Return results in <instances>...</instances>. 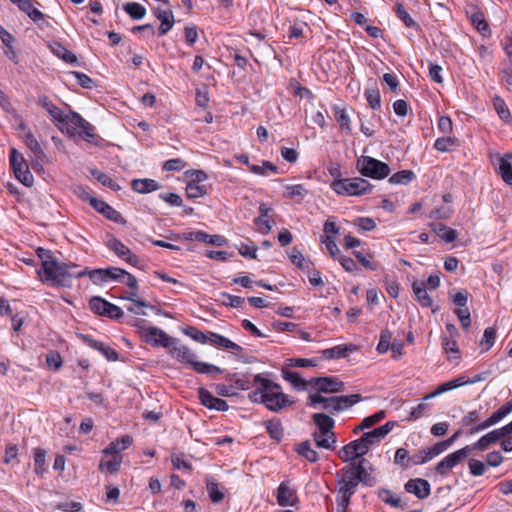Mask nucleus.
I'll return each instance as SVG.
<instances>
[{
  "instance_id": "56",
  "label": "nucleus",
  "mask_w": 512,
  "mask_h": 512,
  "mask_svg": "<svg viewBox=\"0 0 512 512\" xmlns=\"http://www.w3.org/2000/svg\"><path fill=\"white\" fill-rule=\"evenodd\" d=\"M290 260L293 264H295L298 268L301 270H309L311 267V263L306 261L304 256L300 251H298L296 248L292 249V252L290 254Z\"/></svg>"
},
{
  "instance_id": "49",
  "label": "nucleus",
  "mask_w": 512,
  "mask_h": 512,
  "mask_svg": "<svg viewBox=\"0 0 512 512\" xmlns=\"http://www.w3.org/2000/svg\"><path fill=\"white\" fill-rule=\"evenodd\" d=\"M46 451L41 448L34 450V471L38 475H42L45 471Z\"/></svg>"
},
{
  "instance_id": "6",
  "label": "nucleus",
  "mask_w": 512,
  "mask_h": 512,
  "mask_svg": "<svg viewBox=\"0 0 512 512\" xmlns=\"http://www.w3.org/2000/svg\"><path fill=\"white\" fill-rule=\"evenodd\" d=\"M10 165L14 171L16 178L25 186L33 185L34 177L29 170L28 164L23 155L17 149L12 148L10 151Z\"/></svg>"
},
{
  "instance_id": "9",
  "label": "nucleus",
  "mask_w": 512,
  "mask_h": 512,
  "mask_svg": "<svg viewBox=\"0 0 512 512\" xmlns=\"http://www.w3.org/2000/svg\"><path fill=\"white\" fill-rule=\"evenodd\" d=\"M508 436V433L506 432L504 427L492 430L488 432L487 434L483 435L478 441H476L473 444L467 445L469 447L470 452L474 450L478 451H485L487 450L492 444L497 443L502 438H505Z\"/></svg>"
},
{
  "instance_id": "27",
  "label": "nucleus",
  "mask_w": 512,
  "mask_h": 512,
  "mask_svg": "<svg viewBox=\"0 0 512 512\" xmlns=\"http://www.w3.org/2000/svg\"><path fill=\"white\" fill-rule=\"evenodd\" d=\"M24 142L37 160L42 161V162L47 160L46 154L44 153L43 149L41 148V145L39 144L37 139L34 137L32 132L28 131L26 133Z\"/></svg>"
},
{
  "instance_id": "48",
  "label": "nucleus",
  "mask_w": 512,
  "mask_h": 512,
  "mask_svg": "<svg viewBox=\"0 0 512 512\" xmlns=\"http://www.w3.org/2000/svg\"><path fill=\"white\" fill-rule=\"evenodd\" d=\"M409 451L405 448H398L394 455V463L406 470L410 467Z\"/></svg>"
},
{
  "instance_id": "16",
  "label": "nucleus",
  "mask_w": 512,
  "mask_h": 512,
  "mask_svg": "<svg viewBox=\"0 0 512 512\" xmlns=\"http://www.w3.org/2000/svg\"><path fill=\"white\" fill-rule=\"evenodd\" d=\"M83 339L89 347L100 351L107 360L116 361L118 359L117 351L109 346H106L103 342L95 340L87 335L84 336Z\"/></svg>"
},
{
  "instance_id": "45",
  "label": "nucleus",
  "mask_w": 512,
  "mask_h": 512,
  "mask_svg": "<svg viewBox=\"0 0 512 512\" xmlns=\"http://www.w3.org/2000/svg\"><path fill=\"white\" fill-rule=\"evenodd\" d=\"M470 19L471 23L481 34L486 35L489 33V26L484 18V14L481 11L475 10L471 14Z\"/></svg>"
},
{
  "instance_id": "58",
  "label": "nucleus",
  "mask_w": 512,
  "mask_h": 512,
  "mask_svg": "<svg viewBox=\"0 0 512 512\" xmlns=\"http://www.w3.org/2000/svg\"><path fill=\"white\" fill-rule=\"evenodd\" d=\"M392 333L389 330H382L380 333L379 343L376 350L380 353H386L391 346Z\"/></svg>"
},
{
  "instance_id": "18",
  "label": "nucleus",
  "mask_w": 512,
  "mask_h": 512,
  "mask_svg": "<svg viewBox=\"0 0 512 512\" xmlns=\"http://www.w3.org/2000/svg\"><path fill=\"white\" fill-rule=\"evenodd\" d=\"M498 173L507 185L512 186V153L499 158Z\"/></svg>"
},
{
  "instance_id": "46",
  "label": "nucleus",
  "mask_w": 512,
  "mask_h": 512,
  "mask_svg": "<svg viewBox=\"0 0 512 512\" xmlns=\"http://www.w3.org/2000/svg\"><path fill=\"white\" fill-rule=\"evenodd\" d=\"M282 373L283 378L293 384L294 387L301 390L307 389V380L303 379L298 372L283 370Z\"/></svg>"
},
{
  "instance_id": "59",
  "label": "nucleus",
  "mask_w": 512,
  "mask_h": 512,
  "mask_svg": "<svg viewBox=\"0 0 512 512\" xmlns=\"http://www.w3.org/2000/svg\"><path fill=\"white\" fill-rule=\"evenodd\" d=\"M496 339V329L493 327H488L484 330V334L482 340L480 341V345L484 347L485 351H488L495 342Z\"/></svg>"
},
{
  "instance_id": "35",
  "label": "nucleus",
  "mask_w": 512,
  "mask_h": 512,
  "mask_svg": "<svg viewBox=\"0 0 512 512\" xmlns=\"http://www.w3.org/2000/svg\"><path fill=\"white\" fill-rule=\"evenodd\" d=\"M285 197L301 202L308 194V190L302 184L286 185Z\"/></svg>"
},
{
  "instance_id": "42",
  "label": "nucleus",
  "mask_w": 512,
  "mask_h": 512,
  "mask_svg": "<svg viewBox=\"0 0 512 512\" xmlns=\"http://www.w3.org/2000/svg\"><path fill=\"white\" fill-rule=\"evenodd\" d=\"M268 380L267 378L262 377L260 374L254 376V383L257 385V388L248 394V398L254 403L263 404L264 399V390L262 389V381Z\"/></svg>"
},
{
  "instance_id": "40",
  "label": "nucleus",
  "mask_w": 512,
  "mask_h": 512,
  "mask_svg": "<svg viewBox=\"0 0 512 512\" xmlns=\"http://www.w3.org/2000/svg\"><path fill=\"white\" fill-rule=\"evenodd\" d=\"M107 247L112 250L118 257L124 259L127 255L130 254V249L123 244L119 239L117 238H110L107 243Z\"/></svg>"
},
{
  "instance_id": "47",
  "label": "nucleus",
  "mask_w": 512,
  "mask_h": 512,
  "mask_svg": "<svg viewBox=\"0 0 512 512\" xmlns=\"http://www.w3.org/2000/svg\"><path fill=\"white\" fill-rule=\"evenodd\" d=\"M121 282L126 284L131 289L129 295L122 297L123 299L134 300V297H138V281L135 276L127 272V274H125V278H122Z\"/></svg>"
},
{
  "instance_id": "22",
  "label": "nucleus",
  "mask_w": 512,
  "mask_h": 512,
  "mask_svg": "<svg viewBox=\"0 0 512 512\" xmlns=\"http://www.w3.org/2000/svg\"><path fill=\"white\" fill-rule=\"evenodd\" d=\"M207 342H209L211 345L223 347L225 349H232L237 351L242 350L241 346L215 332H208Z\"/></svg>"
},
{
  "instance_id": "53",
  "label": "nucleus",
  "mask_w": 512,
  "mask_h": 512,
  "mask_svg": "<svg viewBox=\"0 0 512 512\" xmlns=\"http://www.w3.org/2000/svg\"><path fill=\"white\" fill-rule=\"evenodd\" d=\"M362 400V396L360 394H352V395H342L336 396L337 404L340 405L341 411L352 407L356 403Z\"/></svg>"
},
{
  "instance_id": "57",
  "label": "nucleus",
  "mask_w": 512,
  "mask_h": 512,
  "mask_svg": "<svg viewBox=\"0 0 512 512\" xmlns=\"http://www.w3.org/2000/svg\"><path fill=\"white\" fill-rule=\"evenodd\" d=\"M396 15L399 19H401L407 27L410 28H419L418 24L412 19L409 13L405 10L402 4L398 3L396 5Z\"/></svg>"
},
{
  "instance_id": "14",
  "label": "nucleus",
  "mask_w": 512,
  "mask_h": 512,
  "mask_svg": "<svg viewBox=\"0 0 512 512\" xmlns=\"http://www.w3.org/2000/svg\"><path fill=\"white\" fill-rule=\"evenodd\" d=\"M297 500L296 491L282 482L277 489V503L282 507L294 506Z\"/></svg>"
},
{
  "instance_id": "10",
  "label": "nucleus",
  "mask_w": 512,
  "mask_h": 512,
  "mask_svg": "<svg viewBox=\"0 0 512 512\" xmlns=\"http://www.w3.org/2000/svg\"><path fill=\"white\" fill-rule=\"evenodd\" d=\"M146 331V341L153 345L170 348L175 342L173 338L157 327H149Z\"/></svg>"
},
{
  "instance_id": "60",
  "label": "nucleus",
  "mask_w": 512,
  "mask_h": 512,
  "mask_svg": "<svg viewBox=\"0 0 512 512\" xmlns=\"http://www.w3.org/2000/svg\"><path fill=\"white\" fill-rule=\"evenodd\" d=\"M132 302L131 305L127 306V310L133 314L137 315H146L145 311L142 310V308H152L153 306H150L146 301L139 299L138 297H134V300H130Z\"/></svg>"
},
{
  "instance_id": "13",
  "label": "nucleus",
  "mask_w": 512,
  "mask_h": 512,
  "mask_svg": "<svg viewBox=\"0 0 512 512\" xmlns=\"http://www.w3.org/2000/svg\"><path fill=\"white\" fill-rule=\"evenodd\" d=\"M352 442L357 450V454L362 457L363 455L367 454L371 446L380 443V439L377 438V436L374 434V431L372 430L364 433L360 438Z\"/></svg>"
},
{
  "instance_id": "7",
  "label": "nucleus",
  "mask_w": 512,
  "mask_h": 512,
  "mask_svg": "<svg viewBox=\"0 0 512 512\" xmlns=\"http://www.w3.org/2000/svg\"><path fill=\"white\" fill-rule=\"evenodd\" d=\"M512 412V400L506 402L504 405H502L498 410L493 412L490 417H488L485 421L480 422L476 426L470 428L466 431L467 435H474L476 433H479L491 426L496 425L499 423L502 419H504L507 415H509Z\"/></svg>"
},
{
  "instance_id": "51",
  "label": "nucleus",
  "mask_w": 512,
  "mask_h": 512,
  "mask_svg": "<svg viewBox=\"0 0 512 512\" xmlns=\"http://www.w3.org/2000/svg\"><path fill=\"white\" fill-rule=\"evenodd\" d=\"M379 498L386 504H389L392 507H400L401 500L399 497L394 496L391 490L386 488H381L378 490Z\"/></svg>"
},
{
  "instance_id": "41",
  "label": "nucleus",
  "mask_w": 512,
  "mask_h": 512,
  "mask_svg": "<svg viewBox=\"0 0 512 512\" xmlns=\"http://www.w3.org/2000/svg\"><path fill=\"white\" fill-rule=\"evenodd\" d=\"M265 428L269 434V436L276 440L280 441L283 437V427L279 420H267L264 422Z\"/></svg>"
},
{
  "instance_id": "52",
  "label": "nucleus",
  "mask_w": 512,
  "mask_h": 512,
  "mask_svg": "<svg viewBox=\"0 0 512 512\" xmlns=\"http://www.w3.org/2000/svg\"><path fill=\"white\" fill-rule=\"evenodd\" d=\"M414 176L411 170H402L393 174L388 181L391 184H408L413 180Z\"/></svg>"
},
{
  "instance_id": "15",
  "label": "nucleus",
  "mask_w": 512,
  "mask_h": 512,
  "mask_svg": "<svg viewBox=\"0 0 512 512\" xmlns=\"http://www.w3.org/2000/svg\"><path fill=\"white\" fill-rule=\"evenodd\" d=\"M71 280L73 278H81L83 276L88 275L90 280L95 284H101L103 282H107L106 269H94L89 270L85 268L81 271H75V269H70Z\"/></svg>"
},
{
  "instance_id": "54",
  "label": "nucleus",
  "mask_w": 512,
  "mask_h": 512,
  "mask_svg": "<svg viewBox=\"0 0 512 512\" xmlns=\"http://www.w3.org/2000/svg\"><path fill=\"white\" fill-rule=\"evenodd\" d=\"M191 367L198 373L210 374V373H222V370L212 364L197 361L196 359L191 364Z\"/></svg>"
},
{
  "instance_id": "44",
  "label": "nucleus",
  "mask_w": 512,
  "mask_h": 512,
  "mask_svg": "<svg viewBox=\"0 0 512 512\" xmlns=\"http://www.w3.org/2000/svg\"><path fill=\"white\" fill-rule=\"evenodd\" d=\"M298 454L305 457L309 462L315 463L319 459L318 453L312 449L309 441H304L300 443L296 449Z\"/></svg>"
},
{
  "instance_id": "19",
  "label": "nucleus",
  "mask_w": 512,
  "mask_h": 512,
  "mask_svg": "<svg viewBox=\"0 0 512 512\" xmlns=\"http://www.w3.org/2000/svg\"><path fill=\"white\" fill-rule=\"evenodd\" d=\"M169 353L179 362L191 365L196 359V354L187 346H171Z\"/></svg>"
},
{
  "instance_id": "62",
  "label": "nucleus",
  "mask_w": 512,
  "mask_h": 512,
  "mask_svg": "<svg viewBox=\"0 0 512 512\" xmlns=\"http://www.w3.org/2000/svg\"><path fill=\"white\" fill-rule=\"evenodd\" d=\"M365 98L372 109H378L381 104L380 92L377 88L367 89Z\"/></svg>"
},
{
  "instance_id": "4",
  "label": "nucleus",
  "mask_w": 512,
  "mask_h": 512,
  "mask_svg": "<svg viewBox=\"0 0 512 512\" xmlns=\"http://www.w3.org/2000/svg\"><path fill=\"white\" fill-rule=\"evenodd\" d=\"M331 188L339 195L359 196L371 192L373 186L369 181L355 177L336 179L331 183Z\"/></svg>"
},
{
  "instance_id": "26",
  "label": "nucleus",
  "mask_w": 512,
  "mask_h": 512,
  "mask_svg": "<svg viewBox=\"0 0 512 512\" xmlns=\"http://www.w3.org/2000/svg\"><path fill=\"white\" fill-rule=\"evenodd\" d=\"M412 289L418 303L423 307H431L432 306V298L427 293L425 283H419L414 281L412 284Z\"/></svg>"
},
{
  "instance_id": "5",
  "label": "nucleus",
  "mask_w": 512,
  "mask_h": 512,
  "mask_svg": "<svg viewBox=\"0 0 512 512\" xmlns=\"http://www.w3.org/2000/svg\"><path fill=\"white\" fill-rule=\"evenodd\" d=\"M357 169L361 175L377 180L386 178L390 173L386 163L370 156H361L357 160Z\"/></svg>"
},
{
  "instance_id": "33",
  "label": "nucleus",
  "mask_w": 512,
  "mask_h": 512,
  "mask_svg": "<svg viewBox=\"0 0 512 512\" xmlns=\"http://www.w3.org/2000/svg\"><path fill=\"white\" fill-rule=\"evenodd\" d=\"M365 462H366V459L361 458L356 463V473L358 475L357 480L359 481V483H362L363 485L372 487L375 484L376 479L374 477H372L366 470V468L364 466Z\"/></svg>"
},
{
  "instance_id": "50",
  "label": "nucleus",
  "mask_w": 512,
  "mask_h": 512,
  "mask_svg": "<svg viewBox=\"0 0 512 512\" xmlns=\"http://www.w3.org/2000/svg\"><path fill=\"white\" fill-rule=\"evenodd\" d=\"M207 193L205 185H200L194 182H188L186 186V195L190 199H196L204 196Z\"/></svg>"
},
{
  "instance_id": "8",
  "label": "nucleus",
  "mask_w": 512,
  "mask_h": 512,
  "mask_svg": "<svg viewBox=\"0 0 512 512\" xmlns=\"http://www.w3.org/2000/svg\"><path fill=\"white\" fill-rule=\"evenodd\" d=\"M469 447L465 446L443 458L435 467V470L440 475H447L448 472L454 468L462 460L470 455Z\"/></svg>"
},
{
  "instance_id": "25",
  "label": "nucleus",
  "mask_w": 512,
  "mask_h": 512,
  "mask_svg": "<svg viewBox=\"0 0 512 512\" xmlns=\"http://www.w3.org/2000/svg\"><path fill=\"white\" fill-rule=\"evenodd\" d=\"M131 187L135 192L146 194L156 191L159 184L153 179H134L131 182Z\"/></svg>"
},
{
  "instance_id": "37",
  "label": "nucleus",
  "mask_w": 512,
  "mask_h": 512,
  "mask_svg": "<svg viewBox=\"0 0 512 512\" xmlns=\"http://www.w3.org/2000/svg\"><path fill=\"white\" fill-rule=\"evenodd\" d=\"M91 175L100 182L103 186L110 188L113 191H118L121 189L120 185L117 184L111 177H109L104 172L98 169H92L90 171Z\"/></svg>"
},
{
  "instance_id": "11",
  "label": "nucleus",
  "mask_w": 512,
  "mask_h": 512,
  "mask_svg": "<svg viewBox=\"0 0 512 512\" xmlns=\"http://www.w3.org/2000/svg\"><path fill=\"white\" fill-rule=\"evenodd\" d=\"M405 490L414 494L419 499H425L430 495L431 487L427 480L422 478L411 479L405 484Z\"/></svg>"
},
{
  "instance_id": "39",
  "label": "nucleus",
  "mask_w": 512,
  "mask_h": 512,
  "mask_svg": "<svg viewBox=\"0 0 512 512\" xmlns=\"http://www.w3.org/2000/svg\"><path fill=\"white\" fill-rule=\"evenodd\" d=\"M196 241L211 244L214 246H223L226 243V239L221 235H210L204 231H197Z\"/></svg>"
},
{
  "instance_id": "64",
  "label": "nucleus",
  "mask_w": 512,
  "mask_h": 512,
  "mask_svg": "<svg viewBox=\"0 0 512 512\" xmlns=\"http://www.w3.org/2000/svg\"><path fill=\"white\" fill-rule=\"evenodd\" d=\"M480 418V411L479 410H472L468 412L465 416H463L461 423L464 427H467L468 430L474 426H476L478 423L477 421Z\"/></svg>"
},
{
  "instance_id": "34",
  "label": "nucleus",
  "mask_w": 512,
  "mask_h": 512,
  "mask_svg": "<svg viewBox=\"0 0 512 512\" xmlns=\"http://www.w3.org/2000/svg\"><path fill=\"white\" fill-rule=\"evenodd\" d=\"M206 488L213 503H219L224 499V493L220 490L218 482L213 477L206 478Z\"/></svg>"
},
{
  "instance_id": "43",
  "label": "nucleus",
  "mask_w": 512,
  "mask_h": 512,
  "mask_svg": "<svg viewBox=\"0 0 512 512\" xmlns=\"http://www.w3.org/2000/svg\"><path fill=\"white\" fill-rule=\"evenodd\" d=\"M125 12L134 20L142 19L146 14V9L139 3L128 2L123 6Z\"/></svg>"
},
{
  "instance_id": "36",
  "label": "nucleus",
  "mask_w": 512,
  "mask_h": 512,
  "mask_svg": "<svg viewBox=\"0 0 512 512\" xmlns=\"http://www.w3.org/2000/svg\"><path fill=\"white\" fill-rule=\"evenodd\" d=\"M493 106L495 111L497 112L498 116L505 121L506 123L512 122V115L510 113V110L508 106L506 105L505 101L499 97L495 96L493 98Z\"/></svg>"
},
{
  "instance_id": "12",
  "label": "nucleus",
  "mask_w": 512,
  "mask_h": 512,
  "mask_svg": "<svg viewBox=\"0 0 512 512\" xmlns=\"http://www.w3.org/2000/svg\"><path fill=\"white\" fill-rule=\"evenodd\" d=\"M91 206L98 211L99 213L103 214L107 219L114 221L116 223H123L124 219L122 215L116 211L113 207L108 205L106 202L93 198L91 199Z\"/></svg>"
},
{
  "instance_id": "1",
  "label": "nucleus",
  "mask_w": 512,
  "mask_h": 512,
  "mask_svg": "<svg viewBox=\"0 0 512 512\" xmlns=\"http://www.w3.org/2000/svg\"><path fill=\"white\" fill-rule=\"evenodd\" d=\"M36 253L42 262L38 273L43 272V281L51 286L71 287L70 269H76V264L60 263L50 250L41 247L36 250Z\"/></svg>"
},
{
  "instance_id": "38",
  "label": "nucleus",
  "mask_w": 512,
  "mask_h": 512,
  "mask_svg": "<svg viewBox=\"0 0 512 512\" xmlns=\"http://www.w3.org/2000/svg\"><path fill=\"white\" fill-rule=\"evenodd\" d=\"M433 230L435 231L437 236H439L447 243H451L457 238L456 230L447 227L442 223L435 224Z\"/></svg>"
},
{
  "instance_id": "29",
  "label": "nucleus",
  "mask_w": 512,
  "mask_h": 512,
  "mask_svg": "<svg viewBox=\"0 0 512 512\" xmlns=\"http://www.w3.org/2000/svg\"><path fill=\"white\" fill-rule=\"evenodd\" d=\"M50 48L54 55L61 58L66 63H69V64L77 63V56L73 52L68 50L66 47H64L61 43L53 42L50 45Z\"/></svg>"
},
{
  "instance_id": "32",
  "label": "nucleus",
  "mask_w": 512,
  "mask_h": 512,
  "mask_svg": "<svg viewBox=\"0 0 512 512\" xmlns=\"http://www.w3.org/2000/svg\"><path fill=\"white\" fill-rule=\"evenodd\" d=\"M333 111L335 120L339 124L340 128L345 130L347 133H351V120L347 110L345 108L334 106Z\"/></svg>"
},
{
  "instance_id": "55",
  "label": "nucleus",
  "mask_w": 512,
  "mask_h": 512,
  "mask_svg": "<svg viewBox=\"0 0 512 512\" xmlns=\"http://www.w3.org/2000/svg\"><path fill=\"white\" fill-rule=\"evenodd\" d=\"M338 455L343 462H348L360 457L352 441L343 446Z\"/></svg>"
},
{
  "instance_id": "20",
  "label": "nucleus",
  "mask_w": 512,
  "mask_h": 512,
  "mask_svg": "<svg viewBox=\"0 0 512 512\" xmlns=\"http://www.w3.org/2000/svg\"><path fill=\"white\" fill-rule=\"evenodd\" d=\"M37 103L49 113V115L55 121V124L63 120L64 112L56 105H54L48 96L40 95L38 97Z\"/></svg>"
},
{
  "instance_id": "24",
  "label": "nucleus",
  "mask_w": 512,
  "mask_h": 512,
  "mask_svg": "<svg viewBox=\"0 0 512 512\" xmlns=\"http://www.w3.org/2000/svg\"><path fill=\"white\" fill-rule=\"evenodd\" d=\"M319 391L321 393H337L344 390V383L337 377L327 376L323 377Z\"/></svg>"
},
{
  "instance_id": "17",
  "label": "nucleus",
  "mask_w": 512,
  "mask_h": 512,
  "mask_svg": "<svg viewBox=\"0 0 512 512\" xmlns=\"http://www.w3.org/2000/svg\"><path fill=\"white\" fill-rule=\"evenodd\" d=\"M154 14L156 18L161 21L160 27L158 29L159 35L163 36L167 34L172 29L174 24L173 12L170 10L156 9Z\"/></svg>"
},
{
  "instance_id": "21",
  "label": "nucleus",
  "mask_w": 512,
  "mask_h": 512,
  "mask_svg": "<svg viewBox=\"0 0 512 512\" xmlns=\"http://www.w3.org/2000/svg\"><path fill=\"white\" fill-rule=\"evenodd\" d=\"M356 349L355 345H337L329 349L323 350L321 353L327 359L345 358L348 354Z\"/></svg>"
},
{
  "instance_id": "63",
  "label": "nucleus",
  "mask_w": 512,
  "mask_h": 512,
  "mask_svg": "<svg viewBox=\"0 0 512 512\" xmlns=\"http://www.w3.org/2000/svg\"><path fill=\"white\" fill-rule=\"evenodd\" d=\"M70 74L77 79V82L81 87L86 89H92L95 87V81L88 75L79 71H71Z\"/></svg>"
},
{
  "instance_id": "30",
  "label": "nucleus",
  "mask_w": 512,
  "mask_h": 512,
  "mask_svg": "<svg viewBox=\"0 0 512 512\" xmlns=\"http://www.w3.org/2000/svg\"><path fill=\"white\" fill-rule=\"evenodd\" d=\"M358 475L356 473V463L350 462L345 465L340 472L337 474V484L358 481Z\"/></svg>"
},
{
  "instance_id": "31",
  "label": "nucleus",
  "mask_w": 512,
  "mask_h": 512,
  "mask_svg": "<svg viewBox=\"0 0 512 512\" xmlns=\"http://www.w3.org/2000/svg\"><path fill=\"white\" fill-rule=\"evenodd\" d=\"M385 417H386V413L384 410L378 411L377 413H375L373 415L365 417L361 421V423L353 429V433L358 434L360 431H363L365 429H368V428L376 425L378 422H380Z\"/></svg>"
},
{
  "instance_id": "23",
  "label": "nucleus",
  "mask_w": 512,
  "mask_h": 512,
  "mask_svg": "<svg viewBox=\"0 0 512 512\" xmlns=\"http://www.w3.org/2000/svg\"><path fill=\"white\" fill-rule=\"evenodd\" d=\"M312 419L316 426L318 427L319 432H323L325 434L334 433L332 430L334 428L335 421L327 414L316 413L312 416Z\"/></svg>"
},
{
  "instance_id": "28",
  "label": "nucleus",
  "mask_w": 512,
  "mask_h": 512,
  "mask_svg": "<svg viewBox=\"0 0 512 512\" xmlns=\"http://www.w3.org/2000/svg\"><path fill=\"white\" fill-rule=\"evenodd\" d=\"M312 436L317 447L334 450L336 444L335 433L325 434L323 432L315 431Z\"/></svg>"
},
{
  "instance_id": "3",
  "label": "nucleus",
  "mask_w": 512,
  "mask_h": 512,
  "mask_svg": "<svg viewBox=\"0 0 512 512\" xmlns=\"http://www.w3.org/2000/svg\"><path fill=\"white\" fill-rule=\"evenodd\" d=\"M262 389L264 390L263 405L272 412L278 413L294 403L282 392L279 384L269 379L262 381Z\"/></svg>"
},
{
  "instance_id": "61",
  "label": "nucleus",
  "mask_w": 512,
  "mask_h": 512,
  "mask_svg": "<svg viewBox=\"0 0 512 512\" xmlns=\"http://www.w3.org/2000/svg\"><path fill=\"white\" fill-rule=\"evenodd\" d=\"M89 307L95 314L105 316L106 300L101 297L94 296L89 301Z\"/></svg>"
},
{
  "instance_id": "2",
  "label": "nucleus",
  "mask_w": 512,
  "mask_h": 512,
  "mask_svg": "<svg viewBox=\"0 0 512 512\" xmlns=\"http://www.w3.org/2000/svg\"><path fill=\"white\" fill-rule=\"evenodd\" d=\"M57 128L61 132L67 133L69 136L80 135L85 141L94 143L97 135L94 133V127L77 112L69 110L63 114V120L56 123Z\"/></svg>"
}]
</instances>
